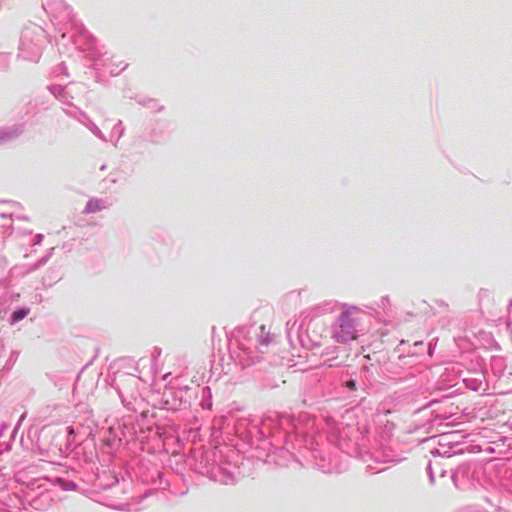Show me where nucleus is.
Returning <instances> with one entry per match:
<instances>
[{
	"mask_svg": "<svg viewBox=\"0 0 512 512\" xmlns=\"http://www.w3.org/2000/svg\"><path fill=\"white\" fill-rule=\"evenodd\" d=\"M362 314V311L356 307L342 311L333 331L336 341L345 343L356 339V327L360 323Z\"/></svg>",
	"mask_w": 512,
	"mask_h": 512,
	"instance_id": "f257e3e1",
	"label": "nucleus"
},
{
	"mask_svg": "<svg viewBox=\"0 0 512 512\" xmlns=\"http://www.w3.org/2000/svg\"><path fill=\"white\" fill-rule=\"evenodd\" d=\"M368 360H373L379 365H387V361L389 360L388 352L387 351H378L374 352L372 355L368 354L365 356Z\"/></svg>",
	"mask_w": 512,
	"mask_h": 512,
	"instance_id": "f03ea898",
	"label": "nucleus"
},
{
	"mask_svg": "<svg viewBox=\"0 0 512 512\" xmlns=\"http://www.w3.org/2000/svg\"><path fill=\"white\" fill-rule=\"evenodd\" d=\"M272 341V335L265 325L260 326V334L258 335V342L260 345L267 347Z\"/></svg>",
	"mask_w": 512,
	"mask_h": 512,
	"instance_id": "7ed1b4c3",
	"label": "nucleus"
},
{
	"mask_svg": "<svg viewBox=\"0 0 512 512\" xmlns=\"http://www.w3.org/2000/svg\"><path fill=\"white\" fill-rule=\"evenodd\" d=\"M102 208H103V205L100 200L92 199L87 203L84 212L85 213H95L97 211H100Z\"/></svg>",
	"mask_w": 512,
	"mask_h": 512,
	"instance_id": "20e7f679",
	"label": "nucleus"
},
{
	"mask_svg": "<svg viewBox=\"0 0 512 512\" xmlns=\"http://www.w3.org/2000/svg\"><path fill=\"white\" fill-rule=\"evenodd\" d=\"M29 312H30L29 309H19L12 313L11 319L13 322H18V321L24 319L29 314Z\"/></svg>",
	"mask_w": 512,
	"mask_h": 512,
	"instance_id": "39448f33",
	"label": "nucleus"
},
{
	"mask_svg": "<svg viewBox=\"0 0 512 512\" xmlns=\"http://www.w3.org/2000/svg\"><path fill=\"white\" fill-rule=\"evenodd\" d=\"M348 357H349V355H348V354L344 355V356L342 357V359H341L339 362H337L335 365H341V364H344V363L347 361Z\"/></svg>",
	"mask_w": 512,
	"mask_h": 512,
	"instance_id": "423d86ee",
	"label": "nucleus"
},
{
	"mask_svg": "<svg viewBox=\"0 0 512 512\" xmlns=\"http://www.w3.org/2000/svg\"><path fill=\"white\" fill-rule=\"evenodd\" d=\"M348 387L354 388L355 387V382L354 381L348 382Z\"/></svg>",
	"mask_w": 512,
	"mask_h": 512,
	"instance_id": "0eeeda50",
	"label": "nucleus"
}]
</instances>
